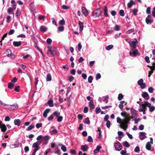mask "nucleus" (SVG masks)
Returning a JSON list of instances; mask_svg holds the SVG:
<instances>
[{
    "mask_svg": "<svg viewBox=\"0 0 155 155\" xmlns=\"http://www.w3.org/2000/svg\"><path fill=\"white\" fill-rule=\"evenodd\" d=\"M151 144H150V142H148L147 143L146 145V149L148 150H150Z\"/></svg>",
    "mask_w": 155,
    "mask_h": 155,
    "instance_id": "b1692460",
    "label": "nucleus"
},
{
    "mask_svg": "<svg viewBox=\"0 0 155 155\" xmlns=\"http://www.w3.org/2000/svg\"><path fill=\"white\" fill-rule=\"evenodd\" d=\"M59 145L61 146V149L64 152H65L66 151L67 148L65 145H63L62 144H60Z\"/></svg>",
    "mask_w": 155,
    "mask_h": 155,
    "instance_id": "2f4dec72",
    "label": "nucleus"
},
{
    "mask_svg": "<svg viewBox=\"0 0 155 155\" xmlns=\"http://www.w3.org/2000/svg\"><path fill=\"white\" fill-rule=\"evenodd\" d=\"M93 139L92 138V137L91 136H89L88 137V138L87 139V141L88 142H91L92 141H93Z\"/></svg>",
    "mask_w": 155,
    "mask_h": 155,
    "instance_id": "338daca9",
    "label": "nucleus"
},
{
    "mask_svg": "<svg viewBox=\"0 0 155 155\" xmlns=\"http://www.w3.org/2000/svg\"><path fill=\"white\" fill-rule=\"evenodd\" d=\"M84 122V124H87L88 125H89L90 123L89 118L88 117L86 118L85 119Z\"/></svg>",
    "mask_w": 155,
    "mask_h": 155,
    "instance_id": "72a5a7b5",
    "label": "nucleus"
},
{
    "mask_svg": "<svg viewBox=\"0 0 155 155\" xmlns=\"http://www.w3.org/2000/svg\"><path fill=\"white\" fill-rule=\"evenodd\" d=\"M153 88L152 87H150L148 88V91L150 93H153Z\"/></svg>",
    "mask_w": 155,
    "mask_h": 155,
    "instance_id": "0e129e2a",
    "label": "nucleus"
},
{
    "mask_svg": "<svg viewBox=\"0 0 155 155\" xmlns=\"http://www.w3.org/2000/svg\"><path fill=\"white\" fill-rule=\"evenodd\" d=\"M14 84L11 82L9 83L8 87L9 88L12 89L14 86Z\"/></svg>",
    "mask_w": 155,
    "mask_h": 155,
    "instance_id": "c03bdc74",
    "label": "nucleus"
},
{
    "mask_svg": "<svg viewBox=\"0 0 155 155\" xmlns=\"http://www.w3.org/2000/svg\"><path fill=\"white\" fill-rule=\"evenodd\" d=\"M109 98V97L108 95H107V96L103 97L102 98V101L105 102L106 103H107L108 102V99Z\"/></svg>",
    "mask_w": 155,
    "mask_h": 155,
    "instance_id": "a878e982",
    "label": "nucleus"
},
{
    "mask_svg": "<svg viewBox=\"0 0 155 155\" xmlns=\"http://www.w3.org/2000/svg\"><path fill=\"white\" fill-rule=\"evenodd\" d=\"M51 77L50 73L48 74L46 76V81H50L51 80Z\"/></svg>",
    "mask_w": 155,
    "mask_h": 155,
    "instance_id": "473e14b6",
    "label": "nucleus"
},
{
    "mask_svg": "<svg viewBox=\"0 0 155 155\" xmlns=\"http://www.w3.org/2000/svg\"><path fill=\"white\" fill-rule=\"evenodd\" d=\"M153 21L152 17L150 15H148L145 19L146 22L147 24H151Z\"/></svg>",
    "mask_w": 155,
    "mask_h": 155,
    "instance_id": "39448f33",
    "label": "nucleus"
},
{
    "mask_svg": "<svg viewBox=\"0 0 155 155\" xmlns=\"http://www.w3.org/2000/svg\"><path fill=\"white\" fill-rule=\"evenodd\" d=\"M11 3L12 4L11 6L13 9H15L16 7V4L15 0H12L11 1Z\"/></svg>",
    "mask_w": 155,
    "mask_h": 155,
    "instance_id": "5701e85b",
    "label": "nucleus"
},
{
    "mask_svg": "<svg viewBox=\"0 0 155 155\" xmlns=\"http://www.w3.org/2000/svg\"><path fill=\"white\" fill-rule=\"evenodd\" d=\"M102 12V11L99 8H97L93 12V15L94 16L98 17L100 16Z\"/></svg>",
    "mask_w": 155,
    "mask_h": 155,
    "instance_id": "20e7f679",
    "label": "nucleus"
},
{
    "mask_svg": "<svg viewBox=\"0 0 155 155\" xmlns=\"http://www.w3.org/2000/svg\"><path fill=\"white\" fill-rule=\"evenodd\" d=\"M114 47L112 45H110L106 47V49L107 51H109L112 49Z\"/></svg>",
    "mask_w": 155,
    "mask_h": 155,
    "instance_id": "79ce46f5",
    "label": "nucleus"
},
{
    "mask_svg": "<svg viewBox=\"0 0 155 155\" xmlns=\"http://www.w3.org/2000/svg\"><path fill=\"white\" fill-rule=\"evenodd\" d=\"M7 108L10 110H12L17 109L18 106L17 104H15L12 105H7Z\"/></svg>",
    "mask_w": 155,
    "mask_h": 155,
    "instance_id": "423d86ee",
    "label": "nucleus"
},
{
    "mask_svg": "<svg viewBox=\"0 0 155 155\" xmlns=\"http://www.w3.org/2000/svg\"><path fill=\"white\" fill-rule=\"evenodd\" d=\"M89 106L90 108V110H92L94 108V105L93 101L91 100L89 102Z\"/></svg>",
    "mask_w": 155,
    "mask_h": 155,
    "instance_id": "6ab92c4d",
    "label": "nucleus"
},
{
    "mask_svg": "<svg viewBox=\"0 0 155 155\" xmlns=\"http://www.w3.org/2000/svg\"><path fill=\"white\" fill-rule=\"evenodd\" d=\"M138 11V10L136 8H134L132 11V12L133 15L135 16L137 15Z\"/></svg>",
    "mask_w": 155,
    "mask_h": 155,
    "instance_id": "37998d69",
    "label": "nucleus"
},
{
    "mask_svg": "<svg viewBox=\"0 0 155 155\" xmlns=\"http://www.w3.org/2000/svg\"><path fill=\"white\" fill-rule=\"evenodd\" d=\"M82 12L85 16L88 15L89 12L85 7H83L81 8Z\"/></svg>",
    "mask_w": 155,
    "mask_h": 155,
    "instance_id": "f8f14e48",
    "label": "nucleus"
},
{
    "mask_svg": "<svg viewBox=\"0 0 155 155\" xmlns=\"http://www.w3.org/2000/svg\"><path fill=\"white\" fill-rule=\"evenodd\" d=\"M147 137L146 134L144 132H140L139 133V138L141 140H143Z\"/></svg>",
    "mask_w": 155,
    "mask_h": 155,
    "instance_id": "1a4fd4ad",
    "label": "nucleus"
},
{
    "mask_svg": "<svg viewBox=\"0 0 155 155\" xmlns=\"http://www.w3.org/2000/svg\"><path fill=\"white\" fill-rule=\"evenodd\" d=\"M52 42V40L50 38H48L46 40V42L48 44H50Z\"/></svg>",
    "mask_w": 155,
    "mask_h": 155,
    "instance_id": "69168bd1",
    "label": "nucleus"
},
{
    "mask_svg": "<svg viewBox=\"0 0 155 155\" xmlns=\"http://www.w3.org/2000/svg\"><path fill=\"white\" fill-rule=\"evenodd\" d=\"M0 128L3 132H5L7 130L6 126L5 124H2V122H0Z\"/></svg>",
    "mask_w": 155,
    "mask_h": 155,
    "instance_id": "9b49d317",
    "label": "nucleus"
},
{
    "mask_svg": "<svg viewBox=\"0 0 155 155\" xmlns=\"http://www.w3.org/2000/svg\"><path fill=\"white\" fill-rule=\"evenodd\" d=\"M42 124L41 123L37 124L36 125V127L37 129H39L40 127L42 126Z\"/></svg>",
    "mask_w": 155,
    "mask_h": 155,
    "instance_id": "e2e57ef3",
    "label": "nucleus"
},
{
    "mask_svg": "<svg viewBox=\"0 0 155 155\" xmlns=\"http://www.w3.org/2000/svg\"><path fill=\"white\" fill-rule=\"evenodd\" d=\"M142 96L146 100H147L149 98V96L147 92H143L142 94Z\"/></svg>",
    "mask_w": 155,
    "mask_h": 155,
    "instance_id": "ddd939ff",
    "label": "nucleus"
},
{
    "mask_svg": "<svg viewBox=\"0 0 155 155\" xmlns=\"http://www.w3.org/2000/svg\"><path fill=\"white\" fill-rule=\"evenodd\" d=\"M130 55L132 57H135L137 55H139L140 54L137 50L132 49L130 52Z\"/></svg>",
    "mask_w": 155,
    "mask_h": 155,
    "instance_id": "7ed1b4c3",
    "label": "nucleus"
},
{
    "mask_svg": "<svg viewBox=\"0 0 155 155\" xmlns=\"http://www.w3.org/2000/svg\"><path fill=\"white\" fill-rule=\"evenodd\" d=\"M21 44V41H14L13 42V45L15 47H18Z\"/></svg>",
    "mask_w": 155,
    "mask_h": 155,
    "instance_id": "bb28decb",
    "label": "nucleus"
},
{
    "mask_svg": "<svg viewBox=\"0 0 155 155\" xmlns=\"http://www.w3.org/2000/svg\"><path fill=\"white\" fill-rule=\"evenodd\" d=\"M54 48H50V49L48 51L47 53L49 54H53V52H54Z\"/></svg>",
    "mask_w": 155,
    "mask_h": 155,
    "instance_id": "cd10ccee",
    "label": "nucleus"
},
{
    "mask_svg": "<svg viewBox=\"0 0 155 155\" xmlns=\"http://www.w3.org/2000/svg\"><path fill=\"white\" fill-rule=\"evenodd\" d=\"M143 79H140L137 82V84L140 86V88L143 89L146 87V84L143 83Z\"/></svg>",
    "mask_w": 155,
    "mask_h": 155,
    "instance_id": "0eeeda50",
    "label": "nucleus"
},
{
    "mask_svg": "<svg viewBox=\"0 0 155 155\" xmlns=\"http://www.w3.org/2000/svg\"><path fill=\"white\" fill-rule=\"evenodd\" d=\"M101 110L100 107H97L96 108L95 111L97 114H98L101 112Z\"/></svg>",
    "mask_w": 155,
    "mask_h": 155,
    "instance_id": "a18cd8bd",
    "label": "nucleus"
},
{
    "mask_svg": "<svg viewBox=\"0 0 155 155\" xmlns=\"http://www.w3.org/2000/svg\"><path fill=\"white\" fill-rule=\"evenodd\" d=\"M78 25L79 27V30L81 32H82L83 29L84 25L82 22L80 21H79Z\"/></svg>",
    "mask_w": 155,
    "mask_h": 155,
    "instance_id": "412c9836",
    "label": "nucleus"
},
{
    "mask_svg": "<svg viewBox=\"0 0 155 155\" xmlns=\"http://www.w3.org/2000/svg\"><path fill=\"white\" fill-rule=\"evenodd\" d=\"M10 132V130H8L7 132H6V133H5V134H4V137L5 138H7L8 137H9L8 134Z\"/></svg>",
    "mask_w": 155,
    "mask_h": 155,
    "instance_id": "09e8293b",
    "label": "nucleus"
},
{
    "mask_svg": "<svg viewBox=\"0 0 155 155\" xmlns=\"http://www.w3.org/2000/svg\"><path fill=\"white\" fill-rule=\"evenodd\" d=\"M126 134L128 136V137L130 139H132L133 138L132 135L129 134V132H126Z\"/></svg>",
    "mask_w": 155,
    "mask_h": 155,
    "instance_id": "052dcab7",
    "label": "nucleus"
},
{
    "mask_svg": "<svg viewBox=\"0 0 155 155\" xmlns=\"http://www.w3.org/2000/svg\"><path fill=\"white\" fill-rule=\"evenodd\" d=\"M131 112L132 114V116L131 117V118L136 117L138 116V114L136 111L133 108L130 109Z\"/></svg>",
    "mask_w": 155,
    "mask_h": 155,
    "instance_id": "9d476101",
    "label": "nucleus"
},
{
    "mask_svg": "<svg viewBox=\"0 0 155 155\" xmlns=\"http://www.w3.org/2000/svg\"><path fill=\"white\" fill-rule=\"evenodd\" d=\"M21 123V120L19 119H15L14 120V124L15 125L19 126Z\"/></svg>",
    "mask_w": 155,
    "mask_h": 155,
    "instance_id": "4be33fe9",
    "label": "nucleus"
},
{
    "mask_svg": "<svg viewBox=\"0 0 155 155\" xmlns=\"http://www.w3.org/2000/svg\"><path fill=\"white\" fill-rule=\"evenodd\" d=\"M93 80V78L91 76H90L88 79V82L89 83H91Z\"/></svg>",
    "mask_w": 155,
    "mask_h": 155,
    "instance_id": "49530a36",
    "label": "nucleus"
},
{
    "mask_svg": "<svg viewBox=\"0 0 155 155\" xmlns=\"http://www.w3.org/2000/svg\"><path fill=\"white\" fill-rule=\"evenodd\" d=\"M101 147L100 146H98L96 147V149L94 150V153H96L99 152L101 148Z\"/></svg>",
    "mask_w": 155,
    "mask_h": 155,
    "instance_id": "7c9ffc66",
    "label": "nucleus"
},
{
    "mask_svg": "<svg viewBox=\"0 0 155 155\" xmlns=\"http://www.w3.org/2000/svg\"><path fill=\"white\" fill-rule=\"evenodd\" d=\"M41 144V143L37 141L35 143H34L32 145V147H35V148H39L40 147H39V146Z\"/></svg>",
    "mask_w": 155,
    "mask_h": 155,
    "instance_id": "a211bd4d",
    "label": "nucleus"
},
{
    "mask_svg": "<svg viewBox=\"0 0 155 155\" xmlns=\"http://www.w3.org/2000/svg\"><path fill=\"white\" fill-rule=\"evenodd\" d=\"M114 31V28H111L110 30L106 31V33L107 34H111Z\"/></svg>",
    "mask_w": 155,
    "mask_h": 155,
    "instance_id": "a19ab883",
    "label": "nucleus"
},
{
    "mask_svg": "<svg viewBox=\"0 0 155 155\" xmlns=\"http://www.w3.org/2000/svg\"><path fill=\"white\" fill-rule=\"evenodd\" d=\"M149 111L150 112H152L155 109V108L153 106H150L149 107Z\"/></svg>",
    "mask_w": 155,
    "mask_h": 155,
    "instance_id": "3c124183",
    "label": "nucleus"
},
{
    "mask_svg": "<svg viewBox=\"0 0 155 155\" xmlns=\"http://www.w3.org/2000/svg\"><path fill=\"white\" fill-rule=\"evenodd\" d=\"M50 110L51 109H47L44 111L43 113V116L45 118H46L47 117L48 114Z\"/></svg>",
    "mask_w": 155,
    "mask_h": 155,
    "instance_id": "aec40b11",
    "label": "nucleus"
},
{
    "mask_svg": "<svg viewBox=\"0 0 155 155\" xmlns=\"http://www.w3.org/2000/svg\"><path fill=\"white\" fill-rule=\"evenodd\" d=\"M47 103L48 104L50 107L53 106V101L52 99L49 100L47 102Z\"/></svg>",
    "mask_w": 155,
    "mask_h": 155,
    "instance_id": "c756f323",
    "label": "nucleus"
},
{
    "mask_svg": "<svg viewBox=\"0 0 155 155\" xmlns=\"http://www.w3.org/2000/svg\"><path fill=\"white\" fill-rule=\"evenodd\" d=\"M135 2L133 0H130L127 4V7L128 8H131L133 5H135Z\"/></svg>",
    "mask_w": 155,
    "mask_h": 155,
    "instance_id": "4468645a",
    "label": "nucleus"
},
{
    "mask_svg": "<svg viewBox=\"0 0 155 155\" xmlns=\"http://www.w3.org/2000/svg\"><path fill=\"white\" fill-rule=\"evenodd\" d=\"M128 43L132 49H134L137 47L138 41L137 39L135 38L134 40L132 41H130Z\"/></svg>",
    "mask_w": 155,
    "mask_h": 155,
    "instance_id": "f03ea898",
    "label": "nucleus"
},
{
    "mask_svg": "<svg viewBox=\"0 0 155 155\" xmlns=\"http://www.w3.org/2000/svg\"><path fill=\"white\" fill-rule=\"evenodd\" d=\"M104 15L105 17H108L109 15L108 14V10L106 6H105L104 8Z\"/></svg>",
    "mask_w": 155,
    "mask_h": 155,
    "instance_id": "dca6fc26",
    "label": "nucleus"
},
{
    "mask_svg": "<svg viewBox=\"0 0 155 155\" xmlns=\"http://www.w3.org/2000/svg\"><path fill=\"white\" fill-rule=\"evenodd\" d=\"M40 29L41 31L43 32H45L47 30V28L43 25L41 26L40 28Z\"/></svg>",
    "mask_w": 155,
    "mask_h": 155,
    "instance_id": "c85d7f7f",
    "label": "nucleus"
},
{
    "mask_svg": "<svg viewBox=\"0 0 155 155\" xmlns=\"http://www.w3.org/2000/svg\"><path fill=\"white\" fill-rule=\"evenodd\" d=\"M114 147L117 151H120L121 149L122 146L119 142L115 143L114 144Z\"/></svg>",
    "mask_w": 155,
    "mask_h": 155,
    "instance_id": "6e6552de",
    "label": "nucleus"
},
{
    "mask_svg": "<svg viewBox=\"0 0 155 155\" xmlns=\"http://www.w3.org/2000/svg\"><path fill=\"white\" fill-rule=\"evenodd\" d=\"M127 153L126 150H122L120 152V153L122 155H125Z\"/></svg>",
    "mask_w": 155,
    "mask_h": 155,
    "instance_id": "774afa93",
    "label": "nucleus"
},
{
    "mask_svg": "<svg viewBox=\"0 0 155 155\" xmlns=\"http://www.w3.org/2000/svg\"><path fill=\"white\" fill-rule=\"evenodd\" d=\"M53 114L54 116L56 117H58L59 116H60V112L56 111L53 113Z\"/></svg>",
    "mask_w": 155,
    "mask_h": 155,
    "instance_id": "f704fd0d",
    "label": "nucleus"
},
{
    "mask_svg": "<svg viewBox=\"0 0 155 155\" xmlns=\"http://www.w3.org/2000/svg\"><path fill=\"white\" fill-rule=\"evenodd\" d=\"M51 129H52V130L51 131V134L53 135L56 134H57L58 131L55 129L54 126H52L51 127Z\"/></svg>",
    "mask_w": 155,
    "mask_h": 155,
    "instance_id": "2eb2a0df",
    "label": "nucleus"
},
{
    "mask_svg": "<svg viewBox=\"0 0 155 155\" xmlns=\"http://www.w3.org/2000/svg\"><path fill=\"white\" fill-rule=\"evenodd\" d=\"M34 42V46H35V48H36L37 50L39 51L40 52H42V51H41L40 48L38 46L37 43L36 41H35V42Z\"/></svg>",
    "mask_w": 155,
    "mask_h": 155,
    "instance_id": "58836bf2",
    "label": "nucleus"
},
{
    "mask_svg": "<svg viewBox=\"0 0 155 155\" xmlns=\"http://www.w3.org/2000/svg\"><path fill=\"white\" fill-rule=\"evenodd\" d=\"M59 25H65V21L64 19H62V20L60 21L59 22Z\"/></svg>",
    "mask_w": 155,
    "mask_h": 155,
    "instance_id": "4c0bfd02",
    "label": "nucleus"
},
{
    "mask_svg": "<svg viewBox=\"0 0 155 155\" xmlns=\"http://www.w3.org/2000/svg\"><path fill=\"white\" fill-rule=\"evenodd\" d=\"M123 145L124 146L126 147H128L130 146V145L129 143L127 141H125L124 142Z\"/></svg>",
    "mask_w": 155,
    "mask_h": 155,
    "instance_id": "ea45409f",
    "label": "nucleus"
},
{
    "mask_svg": "<svg viewBox=\"0 0 155 155\" xmlns=\"http://www.w3.org/2000/svg\"><path fill=\"white\" fill-rule=\"evenodd\" d=\"M11 17L9 15H8L6 17V21L7 23H9L11 21Z\"/></svg>",
    "mask_w": 155,
    "mask_h": 155,
    "instance_id": "13d9d810",
    "label": "nucleus"
},
{
    "mask_svg": "<svg viewBox=\"0 0 155 155\" xmlns=\"http://www.w3.org/2000/svg\"><path fill=\"white\" fill-rule=\"evenodd\" d=\"M58 30L59 31L62 32L64 30V27L63 26H60L57 28Z\"/></svg>",
    "mask_w": 155,
    "mask_h": 155,
    "instance_id": "c9c22d12",
    "label": "nucleus"
},
{
    "mask_svg": "<svg viewBox=\"0 0 155 155\" xmlns=\"http://www.w3.org/2000/svg\"><path fill=\"white\" fill-rule=\"evenodd\" d=\"M88 149V147L86 145H82L81 147V149L83 152L87 151Z\"/></svg>",
    "mask_w": 155,
    "mask_h": 155,
    "instance_id": "f3484780",
    "label": "nucleus"
},
{
    "mask_svg": "<svg viewBox=\"0 0 155 155\" xmlns=\"http://www.w3.org/2000/svg\"><path fill=\"white\" fill-rule=\"evenodd\" d=\"M19 145V143L18 141H16L12 145L14 146L15 148H17L18 147Z\"/></svg>",
    "mask_w": 155,
    "mask_h": 155,
    "instance_id": "bf43d9fd",
    "label": "nucleus"
},
{
    "mask_svg": "<svg viewBox=\"0 0 155 155\" xmlns=\"http://www.w3.org/2000/svg\"><path fill=\"white\" fill-rule=\"evenodd\" d=\"M78 49L79 51H81V49L82 48V45L81 43L80 42L78 44Z\"/></svg>",
    "mask_w": 155,
    "mask_h": 155,
    "instance_id": "4d7b16f0",
    "label": "nucleus"
},
{
    "mask_svg": "<svg viewBox=\"0 0 155 155\" xmlns=\"http://www.w3.org/2000/svg\"><path fill=\"white\" fill-rule=\"evenodd\" d=\"M5 53L8 56H9L10 54H11L12 52L10 50L8 49L5 51Z\"/></svg>",
    "mask_w": 155,
    "mask_h": 155,
    "instance_id": "603ef678",
    "label": "nucleus"
},
{
    "mask_svg": "<svg viewBox=\"0 0 155 155\" xmlns=\"http://www.w3.org/2000/svg\"><path fill=\"white\" fill-rule=\"evenodd\" d=\"M39 149V148H37L35 149L32 153V155H35L36 151Z\"/></svg>",
    "mask_w": 155,
    "mask_h": 155,
    "instance_id": "680f3d73",
    "label": "nucleus"
},
{
    "mask_svg": "<svg viewBox=\"0 0 155 155\" xmlns=\"http://www.w3.org/2000/svg\"><path fill=\"white\" fill-rule=\"evenodd\" d=\"M120 15L122 16H123L124 15V11L123 10H120L119 11Z\"/></svg>",
    "mask_w": 155,
    "mask_h": 155,
    "instance_id": "6e6d98bb",
    "label": "nucleus"
},
{
    "mask_svg": "<svg viewBox=\"0 0 155 155\" xmlns=\"http://www.w3.org/2000/svg\"><path fill=\"white\" fill-rule=\"evenodd\" d=\"M151 69L152 70L149 71L148 75V77H150V76L151 74L153 73V71L155 70V67H152Z\"/></svg>",
    "mask_w": 155,
    "mask_h": 155,
    "instance_id": "e433bc0d",
    "label": "nucleus"
},
{
    "mask_svg": "<svg viewBox=\"0 0 155 155\" xmlns=\"http://www.w3.org/2000/svg\"><path fill=\"white\" fill-rule=\"evenodd\" d=\"M21 14V12L18 9H17L15 13V15L17 17L19 16Z\"/></svg>",
    "mask_w": 155,
    "mask_h": 155,
    "instance_id": "5fc2aeb1",
    "label": "nucleus"
},
{
    "mask_svg": "<svg viewBox=\"0 0 155 155\" xmlns=\"http://www.w3.org/2000/svg\"><path fill=\"white\" fill-rule=\"evenodd\" d=\"M57 118V121L58 122H61L63 120V117L62 116H60L58 117Z\"/></svg>",
    "mask_w": 155,
    "mask_h": 155,
    "instance_id": "de8ad7c7",
    "label": "nucleus"
},
{
    "mask_svg": "<svg viewBox=\"0 0 155 155\" xmlns=\"http://www.w3.org/2000/svg\"><path fill=\"white\" fill-rule=\"evenodd\" d=\"M123 97V96L121 94H119L118 97V100L119 101L121 100L122 99Z\"/></svg>",
    "mask_w": 155,
    "mask_h": 155,
    "instance_id": "864d4df0",
    "label": "nucleus"
},
{
    "mask_svg": "<svg viewBox=\"0 0 155 155\" xmlns=\"http://www.w3.org/2000/svg\"><path fill=\"white\" fill-rule=\"evenodd\" d=\"M120 114L122 116L124 117V118L122 121V120L119 117H117V122L118 123H121L120 126V127L125 130L127 128V124H130L131 116L129 114L126 112H121Z\"/></svg>",
    "mask_w": 155,
    "mask_h": 155,
    "instance_id": "f257e3e1",
    "label": "nucleus"
},
{
    "mask_svg": "<svg viewBox=\"0 0 155 155\" xmlns=\"http://www.w3.org/2000/svg\"><path fill=\"white\" fill-rule=\"evenodd\" d=\"M35 127V126L33 125H30L27 129V130L28 131H30L32 129Z\"/></svg>",
    "mask_w": 155,
    "mask_h": 155,
    "instance_id": "8fccbe9b",
    "label": "nucleus"
},
{
    "mask_svg": "<svg viewBox=\"0 0 155 155\" xmlns=\"http://www.w3.org/2000/svg\"><path fill=\"white\" fill-rule=\"evenodd\" d=\"M44 138L45 139V141L43 143L44 145H47L48 144L49 140V137L48 135L45 136L44 137Z\"/></svg>",
    "mask_w": 155,
    "mask_h": 155,
    "instance_id": "393cba45",
    "label": "nucleus"
}]
</instances>
